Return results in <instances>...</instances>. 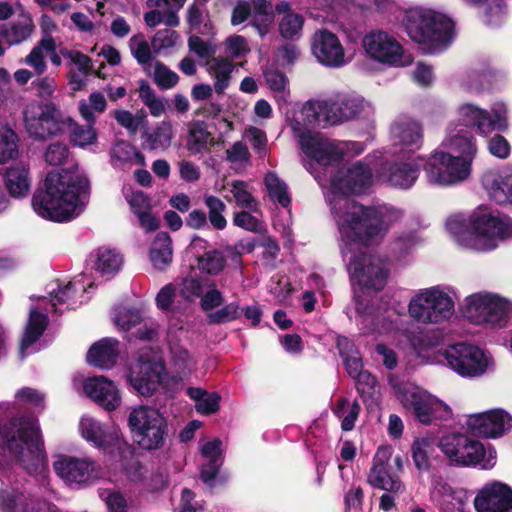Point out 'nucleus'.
I'll use <instances>...</instances> for the list:
<instances>
[{
	"mask_svg": "<svg viewBox=\"0 0 512 512\" xmlns=\"http://www.w3.org/2000/svg\"><path fill=\"white\" fill-rule=\"evenodd\" d=\"M427 157L418 156L410 161H357L349 167H341L331 176L325 195L340 234V249L347 264L355 289L358 324L366 333L392 334L399 330V312L394 306L370 295V290H381L388 277L385 262L368 254L369 246L377 245L388 230L400 222L402 210L387 204L364 206L349 197L365 192L377 179L393 188L408 190L418 180L421 162Z\"/></svg>",
	"mask_w": 512,
	"mask_h": 512,
	"instance_id": "nucleus-1",
	"label": "nucleus"
},
{
	"mask_svg": "<svg viewBox=\"0 0 512 512\" xmlns=\"http://www.w3.org/2000/svg\"><path fill=\"white\" fill-rule=\"evenodd\" d=\"M325 117L323 99H312L289 119V126L308 158L304 166L324 189L329 185L331 176L340 169L339 164L345 156H356L364 151L360 142H339L321 133L311 132L310 128L328 127Z\"/></svg>",
	"mask_w": 512,
	"mask_h": 512,
	"instance_id": "nucleus-2",
	"label": "nucleus"
},
{
	"mask_svg": "<svg viewBox=\"0 0 512 512\" xmlns=\"http://www.w3.org/2000/svg\"><path fill=\"white\" fill-rule=\"evenodd\" d=\"M459 122H451L439 147L433 150L425 165L427 181L448 187L467 180L477 153L473 131L480 129V108L463 104L458 109Z\"/></svg>",
	"mask_w": 512,
	"mask_h": 512,
	"instance_id": "nucleus-3",
	"label": "nucleus"
},
{
	"mask_svg": "<svg viewBox=\"0 0 512 512\" xmlns=\"http://www.w3.org/2000/svg\"><path fill=\"white\" fill-rule=\"evenodd\" d=\"M90 200V183L85 173L74 166L50 172L35 191L31 204L41 218L63 223L79 217Z\"/></svg>",
	"mask_w": 512,
	"mask_h": 512,
	"instance_id": "nucleus-4",
	"label": "nucleus"
},
{
	"mask_svg": "<svg viewBox=\"0 0 512 512\" xmlns=\"http://www.w3.org/2000/svg\"><path fill=\"white\" fill-rule=\"evenodd\" d=\"M12 463L19 464L29 474H43L47 470V456L38 419L34 416L14 417L5 426L0 425V480H10L7 470Z\"/></svg>",
	"mask_w": 512,
	"mask_h": 512,
	"instance_id": "nucleus-5",
	"label": "nucleus"
},
{
	"mask_svg": "<svg viewBox=\"0 0 512 512\" xmlns=\"http://www.w3.org/2000/svg\"><path fill=\"white\" fill-rule=\"evenodd\" d=\"M94 286V282L87 274L77 275L73 280L64 286L58 285L57 289L50 291V298L41 297L37 305L31 307L29 316L24 328L20 344L21 357L29 353V348L42 336L46 330L49 319V312L60 311L59 306L66 304L74 308L85 302L88 297L84 295L88 289Z\"/></svg>",
	"mask_w": 512,
	"mask_h": 512,
	"instance_id": "nucleus-6",
	"label": "nucleus"
},
{
	"mask_svg": "<svg viewBox=\"0 0 512 512\" xmlns=\"http://www.w3.org/2000/svg\"><path fill=\"white\" fill-rule=\"evenodd\" d=\"M404 25L409 37L421 45L425 53L441 52L453 39V22L431 8H410Z\"/></svg>",
	"mask_w": 512,
	"mask_h": 512,
	"instance_id": "nucleus-7",
	"label": "nucleus"
},
{
	"mask_svg": "<svg viewBox=\"0 0 512 512\" xmlns=\"http://www.w3.org/2000/svg\"><path fill=\"white\" fill-rule=\"evenodd\" d=\"M457 289L438 284L421 288L412 294L407 305L409 317L423 325H442L456 312Z\"/></svg>",
	"mask_w": 512,
	"mask_h": 512,
	"instance_id": "nucleus-8",
	"label": "nucleus"
},
{
	"mask_svg": "<svg viewBox=\"0 0 512 512\" xmlns=\"http://www.w3.org/2000/svg\"><path fill=\"white\" fill-rule=\"evenodd\" d=\"M128 426L133 441L142 449L161 448L168 435V424L164 415L151 406H138L128 416Z\"/></svg>",
	"mask_w": 512,
	"mask_h": 512,
	"instance_id": "nucleus-9",
	"label": "nucleus"
},
{
	"mask_svg": "<svg viewBox=\"0 0 512 512\" xmlns=\"http://www.w3.org/2000/svg\"><path fill=\"white\" fill-rule=\"evenodd\" d=\"M78 431L86 442L110 453L117 462L122 463L133 454L134 448L124 439L119 428L106 425L90 415L81 416Z\"/></svg>",
	"mask_w": 512,
	"mask_h": 512,
	"instance_id": "nucleus-10",
	"label": "nucleus"
},
{
	"mask_svg": "<svg viewBox=\"0 0 512 512\" xmlns=\"http://www.w3.org/2000/svg\"><path fill=\"white\" fill-rule=\"evenodd\" d=\"M463 433L443 436L439 446L444 454L456 464L470 466L480 462V414L467 417Z\"/></svg>",
	"mask_w": 512,
	"mask_h": 512,
	"instance_id": "nucleus-11",
	"label": "nucleus"
},
{
	"mask_svg": "<svg viewBox=\"0 0 512 512\" xmlns=\"http://www.w3.org/2000/svg\"><path fill=\"white\" fill-rule=\"evenodd\" d=\"M56 475L71 489H85L104 477V468L89 456L58 455L53 462Z\"/></svg>",
	"mask_w": 512,
	"mask_h": 512,
	"instance_id": "nucleus-12",
	"label": "nucleus"
},
{
	"mask_svg": "<svg viewBox=\"0 0 512 512\" xmlns=\"http://www.w3.org/2000/svg\"><path fill=\"white\" fill-rule=\"evenodd\" d=\"M23 123L30 137L46 140L61 134L66 128V118L52 102L31 101L23 109Z\"/></svg>",
	"mask_w": 512,
	"mask_h": 512,
	"instance_id": "nucleus-13",
	"label": "nucleus"
},
{
	"mask_svg": "<svg viewBox=\"0 0 512 512\" xmlns=\"http://www.w3.org/2000/svg\"><path fill=\"white\" fill-rule=\"evenodd\" d=\"M362 45L365 53L379 63L405 67L413 62L412 56L404 50L395 36L386 31L373 30L367 33L363 37Z\"/></svg>",
	"mask_w": 512,
	"mask_h": 512,
	"instance_id": "nucleus-14",
	"label": "nucleus"
},
{
	"mask_svg": "<svg viewBox=\"0 0 512 512\" xmlns=\"http://www.w3.org/2000/svg\"><path fill=\"white\" fill-rule=\"evenodd\" d=\"M397 394L403 405L413 409L422 423H430L433 419H447L451 415L448 405L419 387L405 385L398 389Z\"/></svg>",
	"mask_w": 512,
	"mask_h": 512,
	"instance_id": "nucleus-15",
	"label": "nucleus"
},
{
	"mask_svg": "<svg viewBox=\"0 0 512 512\" xmlns=\"http://www.w3.org/2000/svg\"><path fill=\"white\" fill-rule=\"evenodd\" d=\"M391 153L413 154L424 144V128L420 121L407 115L396 117L389 127Z\"/></svg>",
	"mask_w": 512,
	"mask_h": 512,
	"instance_id": "nucleus-16",
	"label": "nucleus"
},
{
	"mask_svg": "<svg viewBox=\"0 0 512 512\" xmlns=\"http://www.w3.org/2000/svg\"><path fill=\"white\" fill-rule=\"evenodd\" d=\"M446 231L462 249L478 250L480 244V206L450 215L445 221Z\"/></svg>",
	"mask_w": 512,
	"mask_h": 512,
	"instance_id": "nucleus-17",
	"label": "nucleus"
},
{
	"mask_svg": "<svg viewBox=\"0 0 512 512\" xmlns=\"http://www.w3.org/2000/svg\"><path fill=\"white\" fill-rule=\"evenodd\" d=\"M165 375V366L158 359L140 357L131 365L128 381L133 389L140 395L151 396L161 385Z\"/></svg>",
	"mask_w": 512,
	"mask_h": 512,
	"instance_id": "nucleus-18",
	"label": "nucleus"
},
{
	"mask_svg": "<svg viewBox=\"0 0 512 512\" xmlns=\"http://www.w3.org/2000/svg\"><path fill=\"white\" fill-rule=\"evenodd\" d=\"M311 49L317 61L326 67L340 68L351 61L338 37L325 29L314 33Z\"/></svg>",
	"mask_w": 512,
	"mask_h": 512,
	"instance_id": "nucleus-19",
	"label": "nucleus"
},
{
	"mask_svg": "<svg viewBox=\"0 0 512 512\" xmlns=\"http://www.w3.org/2000/svg\"><path fill=\"white\" fill-rule=\"evenodd\" d=\"M201 480L210 488L226 483L229 475L221 472L220 468L224 463V447L220 439H214L204 443L201 448Z\"/></svg>",
	"mask_w": 512,
	"mask_h": 512,
	"instance_id": "nucleus-20",
	"label": "nucleus"
},
{
	"mask_svg": "<svg viewBox=\"0 0 512 512\" xmlns=\"http://www.w3.org/2000/svg\"><path fill=\"white\" fill-rule=\"evenodd\" d=\"M392 454L393 448L389 445L380 446L377 449L367 481L374 488L398 493L403 490V484L399 477L389 470Z\"/></svg>",
	"mask_w": 512,
	"mask_h": 512,
	"instance_id": "nucleus-21",
	"label": "nucleus"
},
{
	"mask_svg": "<svg viewBox=\"0 0 512 512\" xmlns=\"http://www.w3.org/2000/svg\"><path fill=\"white\" fill-rule=\"evenodd\" d=\"M448 366L464 377L476 376L480 371V349L466 343H457L445 351Z\"/></svg>",
	"mask_w": 512,
	"mask_h": 512,
	"instance_id": "nucleus-22",
	"label": "nucleus"
},
{
	"mask_svg": "<svg viewBox=\"0 0 512 512\" xmlns=\"http://www.w3.org/2000/svg\"><path fill=\"white\" fill-rule=\"evenodd\" d=\"M85 394L107 411L116 410L121 404V395L115 383L104 376H94L84 381Z\"/></svg>",
	"mask_w": 512,
	"mask_h": 512,
	"instance_id": "nucleus-23",
	"label": "nucleus"
},
{
	"mask_svg": "<svg viewBox=\"0 0 512 512\" xmlns=\"http://www.w3.org/2000/svg\"><path fill=\"white\" fill-rule=\"evenodd\" d=\"M512 317V301L492 292H482V327L503 328Z\"/></svg>",
	"mask_w": 512,
	"mask_h": 512,
	"instance_id": "nucleus-24",
	"label": "nucleus"
},
{
	"mask_svg": "<svg viewBox=\"0 0 512 512\" xmlns=\"http://www.w3.org/2000/svg\"><path fill=\"white\" fill-rule=\"evenodd\" d=\"M204 203L208 208V216L202 210L191 211L186 218V225L192 229H204L208 226V220L211 226L217 230H223L227 226V220L223 213L226 210V204L214 195H205Z\"/></svg>",
	"mask_w": 512,
	"mask_h": 512,
	"instance_id": "nucleus-25",
	"label": "nucleus"
},
{
	"mask_svg": "<svg viewBox=\"0 0 512 512\" xmlns=\"http://www.w3.org/2000/svg\"><path fill=\"white\" fill-rule=\"evenodd\" d=\"M512 237V220L499 212L482 213V251H491Z\"/></svg>",
	"mask_w": 512,
	"mask_h": 512,
	"instance_id": "nucleus-26",
	"label": "nucleus"
},
{
	"mask_svg": "<svg viewBox=\"0 0 512 512\" xmlns=\"http://www.w3.org/2000/svg\"><path fill=\"white\" fill-rule=\"evenodd\" d=\"M123 196L131 212L137 217L140 226L147 232L155 231L159 227V219L152 213L150 200L142 191L134 190L124 185Z\"/></svg>",
	"mask_w": 512,
	"mask_h": 512,
	"instance_id": "nucleus-27",
	"label": "nucleus"
},
{
	"mask_svg": "<svg viewBox=\"0 0 512 512\" xmlns=\"http://www.w3.org/2000/svg\"><path fill=\"white\" fill-rule=\"evenodd\" d=\"M512 489L498 481L482 488V512H511Z\"/></svg>",
	"mask_w": 512,
	"mask_h": 512,
	"instance_id": "nucleus-28",
	"label": "nucleus"
},
{
	"mask_svg": "<svg viewBox=\"0 0 512 512\" xmlns=\"http://www.w3.org/2000/svg\"><path fill=\"white\" fill-rule=\"evenodd\" d=\"M432 495L434 498L442 496L443 501L450 499L459 512H480V491L474 495V492L464 488L453 489L447 484L436 483Z\"/></svg>",
	"mask_w": 512,
	"mask_h": 512,
	"instance_id": "nucleus-29",
	"label": "nucleus"
},
{
	"mask_svg": "<svg viewBox=\"0 0 512 512\" xmlns=\"http://www.w3.org/2000/svg\"><path fill=\"white\" fill-rule=\"evenodd\" d=\"M483 185L491 200L498 204H512V169L486 172Z\"/></svg>",
	"mask_w": 512,
	"mask_h": 512,
	"instance_id": "nucleus-30",
	"label": "nucleus"
},
{
	"mask_svg": "<svg viewBox=\"0 0 512 512\" xmlns=\"http://www.w3.org/2000/svg\"><path fill=\"white\" fill-rule=\"evenodd\" d=\"M18 6L20 7V13L17 19L0 24V29L4 34V41L8 46L20 45L29 40L35 30L30 13L25 11L20 4Z\"/></svg>",
	"mask_w": 512,
	"mask_h": 512,
	"instance_id": "nucleus-31",
	"label": "nucleus"
},
{
	"mask_svg": "<svg viewBox=\"0 0 512 512\" xmlns=\"http://www.w3.org/2000/svg\"><path fill=\"white\" fill-rule=\"evenodd\" d=\"M217 139L204 121H193L187 129L186 149L191 155L209 153L211 148L217 146Z\"/></svg>",
	"mask_w": 512,
	"mask_h": 512,
	"instance_id": "nucleus-32",
	"label": "nucleus"
},
{
	"mask_svg": "<svg viewBox=\"0 0 512 512\" xmlns=\"http://www.w3.org/2000/svg\"><path fill=\"white\" fill-rule=\"evenodd\" d=\"M110 163L115 169L129 170L134 166H144V155L131 143L117 140L110 149Z\"/></svg>",
	"mask_w": 512,
	"mask_h": 512,
	"instance_id": "nucleus-33",
	"label": "nucleus"
},
{
	"mask_svg": "<svg viewBox=\"0 0 512 512\" xmlns=\"http://www.w3.org/2000/svg\"><path fill=\"white\" fill-rule=\"evenodd\" d=\"M512 428V416L503 409L482 412V438L498 439Z\"/></svg>",
	"mask_w": 512,
	"mask_h": 512,
	"instance_id": "nucleus-34",
	"label": "nucleus"
},
{
	"mask_svg": "<svg viewBox=\"0 0 512 512\" xmlns=\"http://www.w3.org/2000/svg\"><path fill=\"white\" fill-rule=\"evenodd\" d=\"M119 342L112 338H104L91 346L87 353L90 365L101 369H109L116 363Z\"/></svg>",
	"mask_w": 512,
	"mask_h": 512,
	"instance_id": "nucleus-35",
	"label": "nucleus"
},
{
	"mask_svg": "<svg viewBox=\"0 0 512 512\" xmlns=\"http://www.w3.org/2000/svg\"><path fill=\"white\" fill-rule=\"evenodd\" d=\"M5 185L9 194L14 198L26 197L31 187L29 166L19 162L10 166L5 174Z\"/></svg>",
	"mask_w": 512,
	"mask_h": 512,
	"instance_id": "nucleus-36",
	"label": "nucleus"
},
{
	"mask_svg": "<svg viewBox=\"0 0 512 512\" xmlns=\"http://www.w3.org/2000/svg\"><path fill=\"white\" fill-rule=\"evenodd\" d=\"M234 63L225 57H212L206 61V70L213 80V88L222 94L230 85Z\"/></svg>",
	"mask_w": 512,
	"mask_h": 512,
	"instance_id": "nucleus-37",
	"label": "nucleus"
},
{
	"mask_svg": "<svg viewBox=\"0 0 512 512\" xmlns=\"http://www.w3.org/2000/svg\"><path fill=\"white\" fill-rule=\"evenodd\" d=\"M93 263L94 269L102 277L110 278L120 271L123 257L115 249L101 247L95 253Z\"/></svg>",
	"mask_w": 512,
	"mask_h": 512,
	"instance_id": "nucleus-38",
	"label": "nucleus"
},
{
	"mask_svg": "<svg viewBox=\"0 0 512 512\" xmlns=\"http://www.w3.org/2000/svg\"><path fill=\"white\" fill-rule=\"evenodd\" d=\"M150 261L157 270H165L173 258L172 240L166 232L157 234L152 242L150 253Z\"/></svg>",
	"mask_w": 512,
	"mask_h": 512,
	"instance_id": "nucleus-39",
	"label": "nucleus"
},
{
	"mask_svg": "<svg viewBox=\"0 0 512 512\" xmlns=\"http://www.w3.org/2000/svg\"><path fill=\"white\" fill-rule=\"evenodd\" d=\"M30 502V496L18 487L0 489V512H28Z\"/></svg>",
	"mask_w": 512,
	"mask_h": 512,
	"instance_id": "nucleus-40",
	"label": "nucleus"
},
{
	"mask_svg": "<svg viewBox=\"0 0 512 512\" xmlns=\"http://www.w3.org/2000/svg\"><path fill=\"white\" fill-rule=\"evenodd\" d=\"M187 395L194 400L195 409L202 415H211L220 408L221 396L217 392H208L200 387H189Z\"/></svg>",
	"mask_w": 512,
	"mask_h": 512,
	"instance_id": "nucleus-41",
	"label": "nucleus"
},
{
	"mask_svg": "<svg viewBox=\"0 0 512 512\" xmlns=\"http://www.w3.org/2000/svg\"><path fill=\"white\" fill-rule=\"evenodd\" d=\"M337 347L349 376L353 378L355 375H359V372L363 370V362L354 343L345 336H339Z\"/></svg>",
	"mask_w": 512,
	"mask_h": 512,
	"instance_id": "nucleus-42",
	"label": "nucleus"
},
{
	"mask_svg": "<svg viewBox=\"0 0 512 512\" xmlns=\"http://www.w3.org/2000/svg\"><path fill=\"white\" fill-rule=\"evenodd\" d=\"M70 141L74 146L86 149L97 144L98 133L92 124L81 125L66 118Z\"/></svg>",
	"mask_w": 512,
	"mask_h": 512,
	"instance_id": "nucleus-43",
	"label": "nucleus"
},
{
	"mask_svg": "<svg viewBox=\"0 0 512 512\" xmlns=\"http://www.w3.org/2000/svg\"><path fill=\"white\" fill-rule=\"evenodd\" d=\"M264 185L269 199L283 208L289 207L291 196L287 184L275 172H268L264 177Z\"/></svg>",
	"mask_w": 512,
	"mask_h": 512,
	"instance_id": "nucleus-44",
	"label": "nucleus"
},
{
	"mask_svg": "<svg viewBox=\"0 0 512 512\" xmlns=\"http://www.w3.org/2000/svg\"><path fill=\"white\" fill-rule=\"evenodd\" d=\"M482 134L504 131L507 126V109L504 103L497 102L489 110H482Z\"/></svg>",
	"mask_w": 512,
	"mask_h": 512,
	"instance_id": "nucleus-45",
	"label": "nucleus"
},
{
	"mask_svg": "<svg viewBox=\"0 0 512 512\" xmlns=\"http://www.w3.org/2000/svg\"><path fill=\"white\" fill-rule=\"evenodd\" d=\"M360 410L359 403L348 398H340L333 407V413L340 420L343 431H351L355 427Z\"/></svg>",
	"mask_w": 512,
	"mask_h": 512,
	"instance_id": "nucleus-46",
	"label": "nucleus"
},
{
	"mask_svg": "<svg viewBox=\"0 0 512 512\" xmlns=\"http://www.w3.org/2000/svg\"><path fill=\"white\" fill-rule=\"evenodd\" d=\"M55 49V40L51 36H44L41 41L32 48L25 57L24 63L31 67L37 75H42L47 68L46 54L47 50Z\"/></svg>",
	"mask_w": 512,
	"mask_h": 512,
	"instance_id": "nucleus-47",
	"label": "nucleus"
},
{
	"mask_svg": "<svg viewBox=\"0 0 512 512\" xmlns=\"http://www.w3.org/2000/svg\"><path fill=\"white\" fill-rule=\"evenodd\" d=\"M228 186L233 200L239 207L253 213L258 212L259 203L253 196V189L249 183L242 180H233Z\"/></svg>",
	"mask_w": 512,
	"mask_h": 512,
	"instance_id": "nucleus-48",
	"label": "nucleus"
},
{
	"mask_svg": "<svg viewBox=\"0 0 512 512\" xmlns=\"http://www.w3.org/2000/svg\"><path fill=\"white\" fill-rule=\"evenodd\" d=\"M436 445V439L432 436L419 437L413 442L412 459L417 469L423 471L429 468Z\"/></svg>",
	"mask_w": 512,
	"mask_h": 512,
	"instance_id": "nucleus-49",
	"label": "nucleus"
},
{
	"mask_svg": "<svg viewBox=\"0 0 512 512\" xmlns=\"http://www.w3.org/2000/svg\"><path fill=\"white\" fill-rule=\"evenodd\" d=\"M418 242L419 239L414 231L397 233L390 241L388 251L392 257L401 260L415 249Z\"/></svg>",
	"mask_w": 512,
	"mask_h": 512,
	"instance_id": "nucleus-50",
	"label": "nucleus"
},
{
	"mask_svg": "<svg viewBox=\"0 0 512 512\" xmlns=\"http://www.w3.org/2000/svg\"><path fill=\"white\" fill-rule=\"evenodd\" d=\"M263 76L268 88L276 94L277 100L286 102L289 96L286 75L273 65H269L263 69Z\"/></svg>",
	"mask_w": 512,
	"mask_h": 512,
	"instance_id": "nucleus-51",
	"label": "nucleus"
},
{
	"mask_svg": "<svg viewBox=\"0 0 512 512\" xmlns=\"http://www.w3.org/2000/svg\"><path fill=\"white\" fill-rule=\"evenodd\" d=\"M170 352V363L177 377L182 379L190 375L195 367V361L189 352L179 344H172Z\"/></svg>",
	"mask_w": 512,
	"mask_h": 512,
	"instance_id": "nucleus-52",
	"label": "nucleus"
},
{
	"mask_svg": "<svg viewBox=\"0 0 512 512\" xmlns=\"http://www.w3.org/2000/svg\"><path fill=\"white\" fill-rule=\"evenodd\" d=\"M252 24L259 35L264 37L273 21L272 5L266 0H253L251 6Z\"/></svg>",
	"mask_w": 512,
	"mask_h": 512,
	"instance_id": "nucleus-53",
	"label": "nucleus"
},
{
	"mask_svg": "<svg viewBox=\"0 0 512 512\" xmlns=\"http://www.w3.org/2000/svg\"><path fill=\"white\" fill-rule=\"evenodd\" d=\"M173 138V129L170 122L163 121L151 132L145 134V143L152 150L167 149Z\"/></svg>",
	"mask_w": 512,
	"mask_h": 512,
	"instance_id": "nucleus-54",
	"label": "nucleus"
},
{
	"mask_svg": "<svg viewBox=\"0 0 512 512\" xmlns=\"http://www.w3.org/2000/svg\"><path fill=\"white\" fill-rule=\"evenodd\" d=\"M143 321V314L139 309L119 306L114 309L113 322L121 331H129Z\"/></svg>",
	"mask_w": 512,
	"mask_h": 512,
	"instance_id": "nucleus-55",
	"label": "nucleus"
},
{
	"mask_svg": "<svg viewBox=\"0 0 512 512\" xmlns=\"http://www.w3.org/2000/svg\"><path fill=\"white\" fill-rule=\"evenodd\" d=\"M342 122L360 117L362 114L369 113L371 105L360 97H348L337 102Z\"/></svg>",
	"mask_w": 512,
	"mask_h": 512,
	"instance_id": "nucleus-56",
	"label": "nucleus"
},
{
	"mask_svg": "<svg viewBox=\"0 0 512 512\" xmlns=\"http://www.w3.org/2000/svg\"><path fill=\"white\" fill-rule=\"evenodd\" d=\"M209 280L198 275L187 276L179 284V293L184 299L194 301L204 293L205 288L209 285Z\"/></svg>",
	"mask_w": 512,
	"mask_h": 512,
	"instance_id": "nucleus-57",
	"label": "nucleus"
},
{
	"mask_svg": "<svg viewBox=\"0 0 512 512\" xmlns=\"http://www.w3.org/2000/svg\"><path fill=\"white\" fill-rule=\"evenodd\" d=\"M129 48L133 57L142 65L145 70L150 71L152 67L151 46L143 34H136L129 40Z\"/></svg>",
	"mask_w": 512,
	"mask_h": 512,
	"instance_id": "nucleus-58",
	"label": "nucleus"
},
{
	"mask_svg": "<svg viewBox=\"0 0 512 512\" xmlns=\"http://www.w3.org/2000/svg\"><path fill=\"white\" fill-rule=\"evenodd\" d=\"M18 155V136L7 126L0 127V165Z\"/></svg>",
	"mask_w": 512,
	"mask_h": 512,
	"instance_id": "nucleus-59",
	"label": "nucleus"
},
{
	"mask_svg": "<svg viewBox=\"0 0 512 512\" xmlns=\"http://www.w3.org/2000/svg\"><path fill=\"white\" fill-rule=\"evenodd\" d=\"M226 265V257L220 250H211L198 259L199 269L210 275L219 274Z\"/></svg>",
	"mask_w": 512,
	"mask_h": 512,
	"instance_id": "nucleus-60",
	"label": "nucleus"
},
{
	"mask_svg": "<svg viewBox=\"0 0 512 512\" xmlns=\"http://www.w3.org/2000/svg\"><path fill=\"white\" fill-rule=\"evenodd\" d=\"M251 153L246 143L234 142L225 150V160L235 168H245L250 165Z\"/></svg>",
	"mask_w": 512,
	"mask_h": 512,
	"instance_id": "nucleus-61",
	"label": "nucleus"
},
{
	"mask_svg": "<svg viewBox=\"0 0 512 512\" xmlns=\"http://www.w3.org/2000/svg\"><path fill=\"white\" fill-rule=\"evenodd\" d=\"M226 58L242 59L245 58L249 52L250 47L245 37L240 35H232L226 38L224 42Z\"/></svg>",
	"mask_w": 512,
	"mask_h": 512,
	"instance_id": "nucleus-62",
	"label": "nucleus"
},
{
	"mask_svg": "<svg viewBox=\"0 0 512 512\" xmlns=\"http://www.w3.org/2000/svg\"><path fill=\"white\" fill-rule=\"evenodd\" d=\"M459 313L461 316L473 323H480V293H473L466 296L459 304Z\"/></svg>",
	"mask_w": 512,
	"mask_h": 512,
	"instance_id": "nucleus-63",
	"label": "nucleus"
},
{
	"mask_svg": "<svg viewBox=\"0 0 512 512\" xmlns=\"http://www.w3.org/2000/svg\"><path fill=\"white\" fill-rule=\"evenodd\" d=\"M303 23L304 19L300 14L288 13L279 24L280 33L286 39L299 37Z\"/></svg>",
	"mask_w": 512,
	"mask_h": 512,
	"instance_id": "nucleus-64",
	"label": "nucleus"
}]
</instances>
